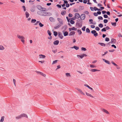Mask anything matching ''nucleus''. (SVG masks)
Returning <instances> with one entry per match:
<instances>
[{"label":"nucleus","mask_w":122,"mask_h":122,"mask_svg":"<svg viewBox=\"0 0 122 122\" xmlns=\"http://www.w3.org/2000/svg\"><path fill=\"white\" fill-rule=\"evenodd\" d=\"M108 20L107 19H104V20L103 21L104 23H106L108 22Z\"/></svg>","instance_id":"obj_50"},{"label":"nucleus","mask_w":122,"mask_h":122,"mask_svg":"<svg viewBox=\"0 0 122 122\" xmlns=\"http://www.w3.org/2000/svg\"><path fill=\"white\" fill-rule=\"evenodd\" d=\"M13 83H14V85L15 86H16V81L15 79H13Z\"/></svg>","instance_id":"obj_30"},{"label":"nucleus","mask_w":122,"mask_h":122,"mask_svg":"<svg viewBox=\"0 0 122 122\" xmlns=\"http://www.w3.org/2000/svg\"><path fill=\"white\" fill-rule=\"evenodd\" d=\"M101 110L102 112L105 113L107 114H110L105 109L103 108H101Z\"/></svg>","instance_id":"obj_7"},{"label":"nucleus","mask_w":122,"mask_h":122,"mask_svg":"<svg viewBox=\"0 0 122 122\" xmlns=\"http://www.w3.org/2000/svg\"><path fill=\"white\" fill-rule=\"evenodd\" d=\"M90 8L91 9V10L92 11H93L94 10V8H93L92 7H90Z\"/></svg>","instance_id":"obj_60"},{"label":"nucleus","mask_w":122,"mask_h":122,"mask_svg":"<svg viewBox=\"0 0 122 122\" xmlns=\"http://www.w3.org/2000/svg\"><path fill=\"white\" fill-rule=\"evenodd\" d=\"M39 58L41 59H44L46 57L45 56L42 55H39Z\"/></svg>","instance_id":"obj_11"},{"label":"nucleus","mask_w":122,"mask_h":122,"mask_svg":"<svg viewBox=\"0 0 122 122\" xmlns=\"http://www.w3.org/2000/svg\"><path fill=\"white\" fill-rule=\"evenodd\" d=\"M41 13H42V12L41 11L38 12V14L44 16H46L48 14V12H43V14H41Z\"/></svg>","instance_id":"obj_2"},{"label":"nucleus","mask_w":122,"mask_h":122,"mask_svg":"<svg viewBox=\"0 0 122 122\" xmlns=\"http://www.w3.org/2000/svg\"><path fill=\"white\" fill-rule=\"evenodd\" d=\"M116 39L112 38L111 40V43L114 44L116 42Z\"/></svg>","instance_id":"obj_14"},{"label":"nucleus","mask_w":122,"mask_h":122,"mask_svg":"<svg viewBox=\"0 0 122 122\" xmlns=\"http://www.w3.org/2000/svg\"><path fill=\"white\" fill-rule=\"evenodd\" d=\"M21 116V118L22 117H26L27 118H28V116L27 115L25 114L24 113H23L21 114L20 115Z\"/></svg>","instance_id":"obj_16"},{"label":"nucleus","mask_w":122,"mask_h":122,"mask_svg":"<svg viewBox=\"0 0 122 122\" xmlns=\"http://www.w3.org/2000/svg\"><path fill=\"white\" fill-rule=\"evenodd\" d=\"M73 48L76 50H77L79 49V48L78 47L75 46H74L73 47H72L71 48Z\"/></svg>","instance_id":"obj_28"},{"label":"nucleus","mask_w":122,"mask_h":122,"mask_svg":"<svg viewBox=\"0 0 122 122\" xmlns=\"http://www.w3.org/2000/svg\"><path fill=\"white\" fill-rule=\"evenodd\" d=\"M91 71L92 72H95L97 71H99V70H98L96 69H91Z\"/></svg>","instance_id":"obj_20"},{"label":"nucleus","mask_w":122,"mask_h":122,"mask_svg":"<svg viewBox=\"0 0 122 122\" xmlns=\"http://www.w3.org/2000/svg\"><path fill=\"white\" fill-rule=\"evenodd\" d=\"M104 17L105 18H107L108 17V16L106 14H105L104 15Z\"/></svg>","instance_id":"obj_55"},{"label":"nucleus","mask_w":122,"mask_h":122,"mask_svg":"<svg viewBox=\"0 0 122 122\" xmlns=\"http://www.w3.org/2000/svg\"><path fill=\"white\" fill-rule=\"evenodd\" d=\"M80 15L79 14L76 13L75 14V18H72V19H73V20H75V19H78L80 18Z\"/></svg>","instance_id":"obj_4"},{"label":"nucleus","mask_w":122,"mask_h":122,"mask_svg":"<svg viewBox=\"0 0 122 122\" xmlns=\"http://www.w3.org/2000/svg\"><path fill=\"white\" fill-rule=\"evenodd\" d=\"M22 8H23V9H24V11H26V9H25V6H22Z\"/></svg>","instance_id":"obj_63"},{"label":"nucleus","mask_w":122,"mask_h":122,"mask_svg":"<svg viewBox=\"0 0 122 122\" xmlns=\"http://www.w3.org/2000/svg\"><path fill=\"white\" fill-rule=\"evenodd\" d=\"M57 20L59 23V25L61 26L63 24V22L62 20L60 18H58Z\"/></svg>","instance_id":"obj_5"},{"label":"nucleus","mask_w":122,"mask_h":122,"mask_svg":"<svg viewBox=\"0 0 122 122\" xmlns=\"http://www.w3.org/2000/svg\"><path fill=\"white\" fill-rule=\"evenodd\" d=\"M66 13V11H64L61 12V14L62 15H65Z\"/></svg>","instance_id":"obj_40"},{"label":"nucleus","mask_w":122,"mask_h":122,"mask_svg":"<svg viewBox=\"0 0 122 122\" xmlns=\"http://www.w3.org/2000/svg\"><path fill=\"white\" fill-rule=\"evenodd\" d=\"M91 33L92 34H94V36L95 37H96L98 36V33H97L96 31L95 30H93L92 31Z\"/></svg>","instance_id":"obj_6"},{"label":"nucleus","mask_w":122,"mask_h":122,"mask_svg":"<svg viewBox=\"0 0 122 122\" xmlns=\"http://www.w3.org/2000/svg\"><path fill=\"white\" fill-rule=\"evenodd\" d=\"M60 26H60V25H59L58 26L55 27V29H57V28H58Z\"/></svg>","instance_id":"obj_57"},{"label":"nucleus","mask_w":122,"mask_h":122,"mask_svg":"<svg viewBox=\"0 0 122 122\" xmlns=\"http://www.w3.org/2000/svg\"><path fill=\"white\" fill-rule=\"evenodd\" d=\"M90 67L91 68H94L96 67V66L93 64H90Z\"/></svg>","instance_id":"obj_32"},{"label":"nucleus","mask_w":122,"mask_h":122,"mask_svg":"<svg viewBox=\"0 0 122 122\" xmlns=\"http://www.w3.org/2000/svg\"><path fill=\"white\" fill-rule=\"evenodd\" d=\"M98 26L102 28L103 26V25L102 24H100Z\"/></svg>","instance_id":"obj_38"},{"label":"nucleus","mask_w":122,"mask_h":122,"mask_svg":"<svg viewBox=\"0 0 122 122\" xmlns=\"http://www.w3.org/2000/svg\"><path fill=\"white\" fill-rule=\"evenodd\" d=\"M102 60L104 61L105 62H106L107 64H110V62L109 61L106 60L105 59H102Z\"/></svg>","instance_id":"obj_15"},{"label":"nucleus","mask_w":122,"mask_h":122,"mask_svg":"<svg viewBox=\"0 0 122 122\" xmlns=\"http://www.w3.org/2000/svg\"><path fill=\"white\" fill-rule=\"evenodd\" d=\"M37 8L39 10H40L41 9L42 7L40 5H38L37 6Z\"/></svg>","instance_id":"obj_26"},{"label":"nucleus","mask_w":122,"mask_h":122,"mask_svg":"<svg viewBox=\"0 0 122 122\" xmlns=\"http://www.w3.org/2000/svg\"><path fill=\"white\" fill-rule=\"evenodd\" d=\"M59 43V41L58 40H56L53 43L54 45H58Z\"/></svg>","instance_id":"obj_17"},{"label":"nucleus","mask_w":122,"mask_h":122,"mask_svg":"<svg viewBox=\"0 0 122 122\" xmlns=\"http://www.w3.org/2000/svg\"><path fill=\"white\" fill-rule=\"evenodd\" d=\"M94 15L95 16H97L98 15V14L97 13H94Z\"/></svg>","instance_id":"obj_58"},{"label":"nucleus","mask_w":122,"mask_h":122,"mask_svg":"<svg viewBox=\"0 0 122 122\" xmlns=\"http://www.w3.org/2000/svg\"><path fill=\"white\" fill-rule=\"evenodd\" d=\"M87 56L86 55L84 54H83L81 55H77V56L78 57H80L81 59H82L84 57H86Z\"/></svg>","instance_id":"obj_8"},{"label":"nucleus","mask_w":122,"mask_h":122,"mask_svg":"<svg viewBox=\"0 0 122 122\" xmlns=\"http://www.w3.org/2000/svg\"><path fill=\"white\" fill-rule=\"evenodd\" d=\"M46 9L44 8H42L41 10L43 11H46Z\"/></svg>","instance_id":"obj_31"},{"label":"nucleus","mask_w":122,"mask_h":122,"mask_svg":"<svg viewBox=\"0 0 122 122\" xmlns=\"http://www.w3.org/2000/svg\"><path fill=\"white\" fill-rule=\"evenodd\" d=\"M91 28H94L95 27V26L94 25H91Z\"/></svg>","instance_id":"obj_59"},{"label":"nucleus","mask_w":122,"mask_h":122,"mask_svg":"<svg viewBox=\"0 0 122 122\" xmlns=\"http://www.w3.org/2000/svg\"><path fill=\"white\" fill-rule=\"evenodd\" d=\"M21 118V115H20L19 116H18L17 117H16V119H19L20 118Z\"/></svg>","instance_id":"obj_36"},{"label":"nucleus","mask_w":122,"mask_h":122,"mask_svg":"<svg viewBox=\"0 0 122 122\" xmlns=\"http://www.w3.org/2000/svg\"><path fill=\"white\" fill-rule=\"evenodd\" d=\"M86 27L85 26H84L82 28V30L83 31H85V29L86 28Z\"/></svg>","instance_id":"obj_52"},{"label":"nucleus","mask_w":122,"mask_h":122,"mask_svg":"<svg viewBox=\"0 0 122 122\" xmlns=\"http://www.w3.org/2000/svg\"><path fill=\"white\" fill-rule=\"evenodd\" d=\"M47 33L48 35L50 36L51 35V32L49 30H47Z\"/></svg>","instance_id":"obj_41"},{"label":"nucleus","mask_w":122,"mask_h":122,"mask_svg":"<svg viewBox=\"0 0 122 122\" xmlns=\"http://www.w3.org/2000/svg\"><path fill=\"white\" fill-rule=\"evenodd\" d=\"M86 31L87 32L89 33L90 32V30L88 28H87L86 29Z\"/></svg>","instance_id":"obj_42"},{"label":"nucleus","mask_w":122,"mask_h":122,"mask_svg":"<svg viewBox=\"0 0 122 122\" xmlns=\"http://www.w3.org/2000/svg\"><path fill=\"white\" fill-rule=\"evenodd\" d=\"M75 88L81 94L84 95H85V93L83 92L81 89H79L78 88Z\"/></svg>","instance_id":"obj_3"},{"label":"nucleus","mask_w":122,"mask_h":122,"mask_svg":"<svg viewBox=\"0 0 122 122\" xmlns=\"http://www.w3.org/2000/svg\"><path fill=\"white\" fill-rule=\"evenodd\" d=\"M86 16V15L85 14H82L81 15L80 18L82 20H84L85 19Z\"/></svg>","instance_id":"obj_9"},{"label":"nucleus","mask_w":122,"mask_h":122,"mask_svg":"<svg viewBox=\"0 0 122 122\" xmlns=\"http://www.w3.org/2000/svg\"><path fill=\"white\" fill-rule=\"evenodd\" d=\"M53 33L54 35L55 36H57V32L56 31H54Z\"/></svg>","instance_id":"obj_37"},{"label":"nucleus","mask_w":122,"mask_h":122,"mask_svg":"<svg viewBox=\"0 0 122 122\" xmlns=\"http://www.w3.org/2000/svg\"><path fill=\"white\" fill-rule=\"evenodd\" d=\"M57 60H55L53 61L52 63V64L53 65L56 63L57 62Z\"/></svg>","instance_id":"obj_35"},{"label":"nucleus","mask_w":122,"mask_h":122,"mask_svg":"<svg viewBox=\"0 0 122 122\" xmlns=\"http://www.w3.org/2000/svg\"><path fill=\"white\" fill-rule=\"evenodd\" d=\"M98 44L103 46H106V45L105 44L102 43H98Z\"/></svg>","instance_id":"obj_22"},{"label":"nucleus","mask_w":122,"mask_h":122,"mask_svg":"<svg viewBox=\"0 0 122 122\" xmlns=\"http://www.w3.org/2000/svg\"><path fill=\"white\" fill-rule=\"evenodd\" d=\"M5 49V48L2 45H0V50H3Z\"/></svg>","instance_id":"obj_21"},{"label":"nucleus","mask_w":122,"mask_h":122,"mask_svg":"<svg viewBox=\"0 0 122 122\" xmlns=\"http://www.w3.org/2000/svg\"><path fill=\"white\" fill-rule=\"evenodd\" d=\"M63 34L64 36H66L68 35V33L66 31Z\"/></svg>","instance_id":"obj_29"},{"label":"nucleus","mask_w":122,"mask_h":122,"mask_svg":"<svg viewBox=\"0 0 122 122\" xmlns=\"http://www.w3.org/2000/svg\"><path fill=\"white\" fill-rule=\"evenodd\" d=\"M89 21L90 22V24H96V23H93L92 22V21H93V20L92 19H90L89 20Z\"/></svg>","instance_id":"obj_25"},{"label":"nucleus","mask_w":122,"mask_h":122,"mask_svg":"<svg viewBox=\"0 0 122 122\" xmlns=\"http://www.w3.org/2000/svg\"><path fill=\"white\" fill-rule=\"evenodd\" d=\"M101 31L102 32H103V31L105 32V31H106V29H105V28H104L103 29H102Z\"/></svg>","instance_id":"obj_47"},{"label":"nucleus","mask_w":122,"mask_h":122,"mask_svg":"<svg viewBox=\"0 0 122 122\" xmlns=\"http://www.w3.org/2000/svg\"><path fill=\"white\" fill-rule=\"evenodd\" d=\"M65 74L67 77H70L71 76L70 74L69 73H67Z\"/></svg>","instance_id":"obj_23"},{"label":"nucleus","mask_w":122,"mask_h":122,"mask_svg":"<svg viewBox=\"0 0 122 122\" xmlns=\"http://www.w3.org/2000/svg\"><path fill=\"white\" fill-rule=\"evenodd\" d=\"M49 20L50 21L52 22H53L55 21V19L52 17H50L49 18Z\"/></svg>","instance_id":"obj_13"},{"label":"nucleus","mask_w":122,"mask_h":122,"mask_svg":"<svg viewBox=\"0 0 122 122\" xmlns=\"http://www.w3.org/2000/svg\"><path fill=\"white\" fill-rule=\"evenodd\" d=\"M111 63L115 66H117V64H116L114 62H113V61L111 62Z\"/></svg>","instance_id":"obj_51"},{"label":"nucleus","mask_w":122,"mask_h":122,"mask_svg":"<svg viewBox=\"0 0 122 122\" xmlns=\"http://www.w3.org/2000/svg\"><path fill=\"white\" fill-rule=\"evenodd\" d=\"M106 12L105 11L103 10L102 11V13L103 14H104L106 13Z\"/></svg>","instance_id":"obj_64"},{"label":"nucleus","mask_w":122,"mask_h":122,"mask_svg":"<svg viewBox=\"0 0 122 122\" xmlns=\"http://www.w3.org/2000/svg\"><path fill=\"white\" fill-rule=\"evenodd\" d=\"M68 16L70 17H71L72 16V15L71 14L69 13V14Z\"/></svg>","instance_id":"obj_56"},{"label":"nucleus","mask_w":122,"mask_h":122,"mask_svg":"<svg viewBox=\"0 0 122 122\" xmlns=\"http://www.w3.org/2000/svg\"><path fill=\"white\" fill-rule=\"evenodd\" d=\"M98 19L101 20H102L103 19V18L101 16H99V17H98Z\"/></svg>","instance_id":"obj_53"},{"label":"nucleus","mask_w":122,"mask_h":122,"mask_svg":"<svg viewBox=\"0 0 122 122\" xmlns=\"http://www.w3.org/2000/svg\"><path fill=\"white\" fill-rule=\"evenodd\" d=\"M111 24L112 25H114V26H116V22L113 23L112 22H111Z\"/></svg>","instance_id":"obj_34"},{"label":"nucleus","mask_w":122,"mask_h":122,"mask_svg":"<svg viewBox=\"0 0 122 122\" xmlns=\"http://www.w3.org/2000/svg\"><path fill=\"white\" fill-rule=\"evenodd\" d=\"M109 41V38L108 37H106L105 38V41Z\"/></svg>","instance_id":"obj_49"},{"label":"nucleus","mask_w":122,"mask_h":122,"mask_svg":"<svg viewBox=\"0 0 122 122\" xmlns=\"http://www.w3.org/2000/svg\"><path fill=\"white\" fill-rule=\"evenodd\" d=\"M75 32L74 31L71 32L69 34V36H71L75 34Z\"/></svg>","instance_id":"obj_19"},{"label":"nucleus","mask_w":122,"mask_h":122,"mask_svg":"<svg viewBox=\"0 0 122 122\" xmlns=\"http://www.w3.org/2000/svg\"><path fill=\"white\" fill-rule=\"evenodd\" d=\"M37 72L39 73V74L44 76V77H45L46 76V75L44 74L43 73L40 72Z\"/></svg>","instance_id":"obj_24"},{"label":"nucleus","mask_w":122,"mask_h":122,"mask_svg":"<svg viewBox=\"0 0 122 122\" xmlns=\"http://www.w3.org/2000/svg\"><path fill=\"white\" fill-rule=\"evenodd\" d=\"M72 30H77L76 28H75L74 27H73L71 28Z\"/></svg>","instance_id":"obj_48"},{"label":"nucleus","mask_w":122,"mask_h":122,"mask_svg":"<svg viewBox=\"0 0 122 122\" xmlns=\"http://www.w3.org/2000/svg\"><path fill=\"white\" fill-rule=\"evenodd\" d=\"M97 62V60H95L93 61L92 62V63L93 64H94L95 63H96Z\"/></svg>","instance_id":"obj_62"},{"label":"nucleus","mask_w":122,"mask_h":122,"mask_svg":"<svg viewBox=\"0 0 122 122\" xmlns=\"http://www.w3.org/2000/svg\"><path fill=\"white\" fill-rule=\"evenodd\" d=\"M105 28L106 30H108L110 29V28L108 26H106Z\"/></svg>","instance_id":"obj_54"},{"label":"nucleus","mask_w":122,"mask_h":122,"mask_svg":"<svg viewBox=\"0 0 122 122\" xmlns=\"http://www.w3.org/2000/svg\"><path fill=\"white\" fill-rule=\"evenodd\" d=\"M17 37L18 39L21 40V41L23 44L24 43L25 38L23 36L18 34L17 35Z\"/></svg>","instance_id":"obj_1"},{"label":"nucleus","mask_w":122,"mask_h":122,"mask_svg":"<svg viewBox=\"0 0 122 122\" xmlns=\"http://www.w3.org/2000/svg\"><path fill=\"white\" fill-rule=\"evenodd\" d=\"M112 46V47H113L114 48H116V46L114 45H112L111 46Z\"/></svg>","instance_id":"obj_61"},{"label":"nucleus","mask_w":122,"mask_h":122,"mask_svg":"<svg viewBox=\"0 0 122 122\" xmlns=\"http://www.w3.org/2000/svg\"><path fill=\"white\" fill-rule=\"evenodd\" d=\"M36 21V20L35 19H32L31 20V22L32 23H34Z\"/></svg>","instance_id":"obj_39"},{"label":"nucleus","mask_w":122,"mask_h":122,"mask_svg":"<svg viewBox=\"0 0 122 122\" xmlns=\"http://www.w3.org/2000/svg\"><path fill=\"white\" fill-rule=\"evenodd\" d=\"M86 95L88 97H91L93 98H94V97L91 94L87 92H86Z\"/></svg>","instance_id":"obj_10"},{"label":"nucleus","mask_w":122,"mask_h":122,"mask_svg":"<svg viewBox=\"0 0 122 122\" xmlns=\"http://www.w3.org/2000/svg\"><path fill=\"white\" fill-rule=\"evenodd\" d=\"M77 31L79 33V34L80 35H81L82 33V32L80 30L78 29L77 30Z\"/></svg>","instance_id":"obj_33"},{"label":"nucleus","mask_w":122,"mask_h":122,"mask_svg":"<svg viewBox=\"0 0 122 122\" xmlns=\"http://www.w3.org/2000/svg\"><path fill=\"white\" fill-rule=\"evenodd\" d=\"M58 36L61 39H62L63 37V36L62 35V34L61 32H59L58 33Z\"/></svg>","instance_id":"obj_12"},{"label":"nucleus","mask_w":122,"mask_h":122,"mask_svg":"<svg viewBox=\"0 0 122 122\" xmlns=\"http://www.w3.org/2000/svg\"><path fill=\"white\" fill-rule=\"evenodd\" d=\"M95 29L97 31H99L100 30L99 28L98 27H96L95 28Z\"/></svg>","instance_id":"obj_46"},{"label":"nucleus","mask_w":122,"mask_h":122,"mask_svg":"<svg viewBox=\"0 0 122 122\" xmlns=\"http://www.w3.org/2000/svg\"><path fill=\"white\" fill-rule=\"evenodd\" d=\"M70 22L72 24H74L75 23L74 21L72 20H71L70 21Z\"/></svg>","instance_id":"obj_43"},{"label":"nucleus","mask_w":122,"mask_h":122,"mask_svg":"<svg viewBox=\"0 0 122 122\" xmlns=\"http://www.w3.org/2000/svg\"><path fill=\"white\" fill-rule=\"evenodd\" d=\"M25 14L26 16V17L28 18L29 15V14L28 12H25Z\"/></svg>","instance_id":"obj_27"},{"label":"nucleus","mask_w":122,"mask_h":122,"mask_svg":"<svg viewBox=\"0 0 122 122\" xmlns=\"http://www.w3.org/2000/svg\"><path fill=\"white\" fill-rule=\"evenodd\" d=\"M5 117L2 116L1 117V119L0 120V122H3L4 120Z\"/></svg>","instance_id":"obj_18"},{"label":"nucleus","mask_w":122,"mask_h":122,"mask_svg":"<svg viewBox=\"0 0 122 122\" xmlns=\"http://www.w3.org/2000/svg\"><path fill=\"white\" fill-rule=\"evenodd\" d=\"M39 25L41 27H42L44 26V25L42 24L41 22H40L39 23Z\"/></svg>","instance_id":"obj_44"},{"label":"nucleus","mask_w":122,"mask_h":122,"mask_svg":"<svg viewBox=\"0 0 122 122\" xmlns=\"http://www.w3.org/2000/svg\"><path fill=\"white\" fill-rule=\"evenodd\" d=\"M81 50L82 51H85L86 50V48H85L82 47L81 48Z\"/></svg>","instance_id":"obj_45"}]
</instances>
